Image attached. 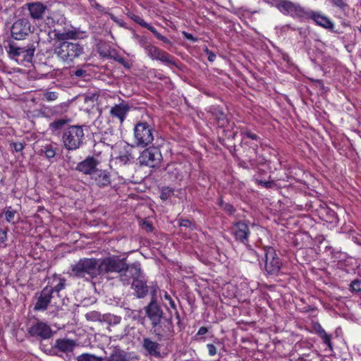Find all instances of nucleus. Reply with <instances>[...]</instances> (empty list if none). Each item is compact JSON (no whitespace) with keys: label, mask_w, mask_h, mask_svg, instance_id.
<instances>
[{"label":"nucleus","mask_w":361,"mask_h":361,"mask_svg":"<svg viewBox=\"0 0 361 361\" xmlns=\"http://www.w3.org/2000/svg\"><path fill=\"white\" fill-rule=\"evenodd\" d=\"M52 289L49 286L44 287L40 292L34 310L36 311H45L52 298Z\"/></svg>","instance_id":"6ab92c4d"},{"label":"nucleus","mask_w":361,"mask_h":361,"mask_svg":"<svg viewBox=\"0 0 361 361\" xmlns=\"http://www.w3.org/2000/svg\"><path fill=\"white\" fill-rule=\"evenodd\" d=\"M212 114L216 120L219 126L222 128L225 127L228 123V120L223 111L219 107H215L214 108Z\"/></svg>","instance_id":"a878e982"},{"label":"nucleus","mask_w":361,"mask_h":361,"mask_svg":"<svg viewBox=\"0 0 361 361\" xmlns=\"http://www.w3.org/2000/svg\"><path fill=\"white\" fill-rule=\"evenodd\" d=\"M76 346L75 341L68 338H59L56 340L54 348L63 353H71Z\"/></svg>","instance_id":"5701e85b"},{"label":"nucleus","mask_w":361,"mask_h":361,"mask_svg":"<svg viewBox=\"0 0 361 361\" xmlns=\"http://www.w3.org/2000/svg\"><path fill=\"white\" fill-rule=\"evenodd\" d=\"M130 18L137 24H139L140 26L147 28L149 31L152 29L153 26H152L150 24L147 23L145 21V20L141 18L140 16L133 14L130 16Z\"/></svg>","instance_id":"473e14b6"},{"label":"nucleus","mask_w":361,"mask_h":361,"mask_svg":"<svg viewBox=\"0 0 361 361\" xmlns=\"http://www.w3.org/2000/svg\"><path fill=\"white\" fill-rule=\"evenodd\" d=\"M91 6L94 7L95 9H97V11L101 13H108V12L106 11V8L97 2H96L95 1L91 3Z\"/></svg>","instance_id":"c03bdc74"},{"label":"nucleus","mask_w":361,"mask_h":361,"mask_svg":"<svg viewBox=\"0 0 361 361\" xmlns=\"http://www.w3.org/2000/svg\"><path fill=\"white\" fill-rule=\"evenodd\" d=\"M173 194V190L170 188H163L161 190L160 197L162 200H167Z\"/></svg>","instance_id":"58836bf2"},{"label":"nucleus","mask_w":361,"mask_h":361,"mask_svg":"<svg viewBox=\"0 0 361 361\" xmlns=\"http://www.w3.org/2000/svg\"><path fill=\"white\" fill-rule=\"evenodd\" d=\"M350 289L353 291L359 292L361 290V280L355 279L350 283Z\"/></svg>","instance_id":"37998d69"},{"label":"nucleus","mask_w":361,"mask_h":361,"mask_svg":"<svg viewBox=\"0 0 361 361\" xmlns=\"http://www.w3.org/2000/svg\"><path fill=\"white\" fill-rule=\"evenodd\" d=\"M70 122L69 119L67 118H59L56 119L49 124V129L53 133L61 130L66 125Z\"/></svg>","instance_id":"cd10ccee"},{"label":"nucleus","mask_w":361,"mask_h":361,"mask_svg":"<svg viewBox=\"0 0 361 361\" xmlns=\"http://www.w3.org/2000/svg\"><path fill=\"white\" fill-rule=\"evenodd\" d=\"M56 147L54 145H46L41 149V153L44 154L49 159L54 158L56 155Z\"/></svg>","instance_id":"7c9ffc66"},{"label":"nucleus","mask_w":361,"mask_h":361,"mask_svg":"<svg viewBox=\"0 0 361 361\" xmlns=\"http://www.w3.org/2000/svg\"><path fill=\"white\" fill-rule=\"evenodd\" d=\"M135 39H137V44L144 49L145 51L149 48L150 44H152L147 37L145 36H140V35H135Z\"/></svg>","instance_id":"f704fd0d"},{"label":"nucleus","mask_w":361,"mask_h":361,"mask_svg":"<svg viewBox=\"0 0 361 361\" xmlns=\"http://www.w3.org/2000/svg\"><path fill=\"white\" fill-rule=\"evenodd\" d=\"M145 53L152 60L160 61L167 65L177 66L175 58L173 56L153 44H150Z\"/></svg>","instance_id":"f8f14e48"},{"label":"nucleus","mask_w":361,"mask_h":361,"mask_svg":"<svg viewBox=\"0 0 361 361\" xmlns=\"http://www.w3.org/2000/svg\"><path fill=\"white\" fill-rule=\"evenodd\" d=\"M179 226L181 227L191 228L192 229L195 227L192 222L188 219L180 220Z\"/></svg>","instance_id":"a18cd8bd"},{"label":"nucleus","mask_w":361,"mask_h":361,"mask_svg":"<svg viewBox=\"0 0 361 361\" xmlns=\"http://www.w3.org/2000/svg\"><path fill=\"white\" fill-rule=\"evenodd\" d=\"M169 324H170L171 326H173V323H172V321H171V318L166 319V320H165V322H161V321H160V323L159 324V327H160V329L164 331V329L165 328H166V327H167V326H169Z\"/></svg>","instance_id":"09e8293b"},{"label":"nucleus","mask_w":361,"mask_h":361,"mask_svg":"<svg viewBox=\"0 0 361 361\" xmlns=\"http://www.w3.org/2000/svg\"><path fill=\"white\" fill-rule=\"evenodd\" d=\"M154 36L159 40L164 42V43L171 44V42L166 37L163 36L160 33L157 32V30L153 27L152 29L150 30Z\"/></svg>","instance_id":"79ce46f5"},{"label":"nucleus","mask_w":361,"mask_h":361,"mask_svg":"<svg viewBox=\"0 0 361 361\" xmlns=\"http://www.w3.org/2000/svg\"><path fill=\"white\" fill-rule=\"evenodd\" d=\"M155 130L152 123L146 121H138L133 128L135 145L145 148L150 146L154 140Z\"/></svg>","instance_id":"f03ea898"},{"label":"nucleus","mask_w":361,"mask_h":361,"mask_svg":"<svg viewBox=\"0 0 361 361\" xmlns=\"http://www.w3.org/2000/svg\"><path fill=\"white\" fill-rule=\"evenodd\" d=\"M264 251V269L268 274H277L282 265L280 258L272 247H267Z\"/></svg>","instance_id":"9d476101"},{"label":"nucleus","mask_w":361,"mask_h":361,"mask_svg":"<svg viewBox=\"0 0 361 361\" xmlns=\"http://www.w3.org/2000/svg\"><path fill=\"white\" fill-rule=\"evenodd\" d=\"M135 145L125 143L118 147L116 159L122 164H127L135 158L134 150Z\"/></svg>","instance_id":"dca6fc26"},{"label":"nucleus","mask_w":361,"mask_h":361,"mask_svg":"<svg viewBox=\"0 0 361 361\" xmlns=\"http://www.w3.org/2000/svg\"><path fill=\"white\" fill-rule=\"evenodd\" d=\"M106 361H126V356L122 352L114 350V353L107 357Z\"/></svg>","instance_id":"72a5a7b5"},{"label":"nucleus","mask_w":361,"mask_h":361,"mask_svg":"<svg viewBox=\"0 0 361 361\" xmlns=\"http://www.w3.org/2000/svg\"><path fill=\"white\" fill-rule=\"evenodd\" d=\"M145 311L152 324V331L159 341L164 337L171 335L173 331V326L170 324L163 330L160 329L159 324L163 317V311L157 302V298L154 295L150 302L145 307Z\"/></svg>","instance_id":"f257e3e1"},{"label":"nucleus","mask_w":361,"mask_h":361,"mask_svg":"<svg viewBox=\"0 0 361 361\" xmlns=\"http://www.w3.org/2000/svg\"><path fill=\"white\" fill-rule=\"evenodd\" d=\"M99 161L93 157H87L83 161L79 162L76 166V170L85 175L90 176L98 168Z\"/></svg>","instance_id":"a211bd4d"},{"label":"nucleus","mask_w":361,"mask_h":361,"mask_svg":"<svg viewBox=\"0 0 361 361\" xmlns=\"http://www.w3.org/2000/svg\"><path fill=\"white\" fill-rule=\"evenodd\" d=\"M107 14L109 15L110 18L116 23H120L118 19L112 13H108Z\"/></svg>","instance_id":"052dcab7"},{"label":"nucleus","mask_w":361,"mask_h":361,"mask_svg":"<svg viewBox=\"0 0 361 361\" xmlns=\"http://www.w3.org/2000/svg\"><path fill=\"white\" fill-rule=\"evenodd\" d=\"M206 54L207 55V59L209 61L213 62L216 59V55L208 49H206L205 50Z\"/></svg>","instance_id":"5fc2aeb1"},{"label":"nucleus","mask_w":361,"mask_h":361,"mask_svg":"<svg viewBox=\"0 0 361 361\" xmlns=\"http://www.w3.org/2000/svg\"><path fill=\"white\" fill-rule=\"evenodd\" d=\"M162 159L160 150L157 147H147L138 157L140 165L149 167L157 166Z\"/></svg>","instance_id":"1a4fd4ad"},{"label":"nucleus","mask_w":361,"mask_h":361,"mask_svg":"<svg viewBox=\"0 0 361 361\" xmlns=\"http://www.w3.org/2000/svg\"><path fill=\"white\" fill-rule=\"evenodd\" d=\"M132 288L134 290V293L138 298L145 297L148 293V287L145 281L140 278L133 281Z\"/></svg>","instance_id":"b1692460"},{"label":"nucleus","mask_w":361,"mask_h":361,"mask_svg":"<svg viewBox=\"0 0 361 361\" xmlns=\"http://www.w3.org/2000/svg\"><path fill=\"white\" fill-rule=\"evenodd\" d=\"M324 341V343L327 345L329 347L331 348V335H329L327 334H324V336H322L321 337Z\"/></svg>","instance_id":"3c124183"},{"label":"nucleus","mask_w":361,"mask_h":361,"mask_svg":"<svg viewBox=\"0 0 361 361\" xmlns=\"http://www.w3.org/2000/svg\"><path fill=\"white\" fill-rule=\"evenodd\" d=\"M255 153L257 154V149H258V144H254L253 146H252Z\"/></svg>","instance_id":"0e129e2a"},{"label":"nucleus","mask_w":361,"mask_h":361,"mask_svg":"<svg viewBox=\"0 0 361 361\" xmlns=\"http://www.w3.org/2000/svg\"><path fill=\"white\" fill-rule=\"evenodd\" d=\"M84 52L83 47L78 42H61L54 48V53L57 58L67 63H71Z\"/></svg>","instance_id":"7ed1b4c3"},{"label":"nucleus","mask_w":361,"mask_h":361,"mask_svg":"<svg viewBox=\"0 0 361 361\" xmlns=\"http://www.w3.org/2000/svg\"><path fill=\"white\" fill-rule=\"evenodd\" d=\"M125 258L120 259L118 257H108L103 259H98V271L99 274L117 272L123 270Z\"/></svg>","instance_id":"6e6552de"},{"label":"nucleus","mask_w":361,"mask_h":361,"mask_svg":"<svg viewBox=\"0 0 361 361\" xmlns=\"http://www.w3.org/2000/svg\"><path fill=\"white\" fill-rule=\"evenodd\" d=\"M241 135L243 137V140H245L246 138H248L252 140H255V141L258 142L259 143L260 142L259 137L257 135L252 133L251 131H250L248 130H243L241 132Z\"/></svg>","instance_id":"c9c22d12"},{"label":"nucleus","mask_w":361,"mask_h":361,"mask_svg":"<svg viewBox=\"0 0 361 361\" xmlns=\"http://www.w3.org/2000/svg\"><path fill=\"white\" fill-rule=\"evenodd\" d=\"M35 51V47L33 44H28L25 47L10 44L8 54L11 59L16 60L18 63H23L32 61Z\"/></svg>","instance_id":"0eeeda50"},{"label":"nucleus","mask_w":361,"mask_h":361,"mask_svg":"<svg viewBox=\"0 0 361 361\" xmlns=\"http://www.w3.org/2000/svg\"><path fill=\"white\" fill-rule=\"evenodd\" d=\"M259 184L262 185L263 187H264L266 188H271L274 185V183L272 181L259 180Z\"/></svg>","instance_id":"6e6d98bb"},{"label":"nucleus","mask_w":361,"mask_h":361,"mask_svg":"<svg viewBox=\"0 0 361 361\" xmlns=\"http://www.w3.org/2000/svg\"><path fill=\"white\" fill-rule=\"evenodd\" d=\"M208 331V329L204 327V326H202L199 329L197 333V336H203L204 334H206Z\"/></svg>","instance_id":"4d7b16f0"},{"label":"nucleus","mask_w":361,"mask_h":361,"mask_svg":"<svg viewBox=\"0 0 361 361\" xmlns=\"http://www.w3.org/2000/svg\"><path fill=\"white\" fill-rule=\"evenodd\" d=\"M85 133L81 126L73 125L68 127L63 133L62 142L68 151L79 149L83 144Z\"/></svg>","instance_id":"20e7f679"},{"label":"nucleus","mask_w":361,"mask_h":361,"mask_svg":"<svg viewBox=\"0 0 361 361\" xmlns=\"http://www.w3.org/2000/svg\"><path fill=\"white\" fill-rule=\"evenodd\" d=\"M131 109L130 104L124 100H121L119 104H116L111 106L109 115L112 118H117L122 124L126 120L128 114Z\"/></svg>","instance_id":"2eb2a0df"},{"label":"nucleus","mask_w":361,"mask_h":361,"mask_svg":"<svg viewBox=\"0 0 361 361\" xmlns=\"http://www.w3.org/2000/svg\"><path fill=\"white\" fill-rule=\"evenodd\" d=\"M312 18L314 22L325 28H331L333 27V23L331 20L326 16L321 15L319 13H314L312 14Z\"/></svg>","instance_id":"393cba45"},{"label":"nucleus","mask_w":361,"mask_h":361,"mask_svg":"<svg viewBox=\"0 0 361 361\" xmlns=\"http://www.w3.org/2000/svg\"><path fill=\"white\" fill-rule=\"evenodd\" d=\"M77 361H104L102 357L90 353H82L76 357Z\"/></svg>","instance_id":"2f4dec72"},{"label":"nucleus","mask_w":361,"mask_h":361,"mask_svg":"<svg viewBox=\"0 0 361 361\" xmlns=\"http://www.w3.org/2000/svg\"><path fill=\"white\" fill-rule=\"evenodd\" d=\"M30 23L27 19H19L11 27V35L15 39H23L30 32Z\"/></svg>","instance_id":"4468645a"},{"label":"nucleus","mask_w":361,"mask_h":361,"mask_svg":"<svg viewBox=\"0 0 361 361\" xmlns=\"http://www.w3.org/2000/svg\"><path fill=\"white\" fill-rule=\"evenodd\" d=\"M30 16L35 20L42 19L47 7L39 2L28 3L27 4Z\"/></svg>","instance_id":"4be33fe9"},{"label":"nucleus","mask_w":361,"mask_h":361,"mask_svg":"<svg viewBox=\"0 0 361 361\" xmlns=\"http://www.w3.org/2000/svg\"><path fill=\"white\" fill-rule=\"evenodd\" d=\"M324 334H326L324 329H321V330L319 331V336L322 337V336H324Z\"/></svg>","instance_id":"69168bd1"},{"label":"nucleus","mask_w":361,"mask_h":361,"mask_svg":"<svg viewBox=\"0 0 361 361\" xmlns=\"http://www.w3.org/2000/svg\"><path fill=\"white\" fill-rule=\"evenodd\" d=\"M142 228H145L148 232H152L153 230L152 225L147 221H144L142 222Z\"/></svg>","instance_id":"864d4df0"},{"label":"nucleus","mask_w":361,"mask_h":361,"mask_svg":"<svg viewBox=\"0 0 361 361\" xmlns=\"http://www.w3.org/2000/svg\"><path fill=\"white\" fill-rule=\"evenodd\" d=\"M16 214V211L11 209V207H9L7 210L5 212V218L6 220L8 223L14 224V218Z\"/></svg>","instance_id":"ea45409f"},{"label":"nucleus","mask_w":361,"mask_h":361,"mask_svg":"<svg viewBox=\"0 0 361 361\" xmlns=\"http://www.w3.org/2000/svg\"><path fill=\"white\" fill-rule=\"evenodd\" d=\"M23 148V146L21 143L19 144H15V149L16 151H20Z\"/></svg>","instance_id":"680f3d73"},{"label":"nucleus","mask_w":361,"mask_h":361,"mask_svg":"<svg viewBox=\"0 0 361 361\" xmlns=\"http://www.w3.org/2000/svg\"><path fill=\"white\" fill-rule=\"evenodd\" d=\"M86 72L85 71L82 70V69H78L76 70L75 72H74V75L77 76V77H82L85 75Z\"/></svg>","instance_id":"13d9d810"},{"label":"nucleus","mask_w":361,"mask_h":361,"mask_svg":"<svg viewBox=\"0 0 361 361\" xmlns=\"http://www.w3.org/2000/svg\"><path fill=\"white\" fill-rule=\"evenodd\" d=\"M222 207H223L224 210L226 211L229 214H232L235 212V208L233 207V205H231L230 204H228V203L223 204Z\"/></svg>","instance_id":"de8ad7c7"},{"label":"nucleus","mask_w":361,"mask_h":361,"mask_svg":"<svg viewBox=\"0 0 361 361\" xmlns=\"http://www.w3.org/2000/svg\"><path fill=\"white\" fill-rule=\"evenodd\" d=\"M43 98L47 102L55 101L58 98V93L56 92H46Z\"/></svg>","instance_id":"a19ab883"},{"label":"nucleus","mask_w":361,"mask_h":361,"mask_svg":"<svg viewBox=\"0 0 361 361\" xmlns=\"http://www.w3.org/2000/svg\"><path fill=\"white\" fill-rule=\"evenodd\" d=\"M359 30H360V32H361V23H360V27H359Z\"/></svg>","instance_id":"338daca9"},{"label":"nucleus","mask_w":361,"mask_h":361,"mask_svg":"<svg viewBox=\"0 0 361 361\" xmlns=\"http://www.w3.org/2000/svg\"><path fill=\"white\" fill-rule=\"evenodd\" d=\"M142 347L149 355L155 357H159L161 356V345L157 342L149 338H144L142 340Z\"/></svg>","instance_id":"412c9836"},{"label":"nucleus","mask_w":361,"mask_h":361,"mask_svg":"<svg viewBox=\"0 0 361 361\" xmlns=\"http://www.w3.org/2000/svg\"><path fill=\"white\" fill-rule=\"evenodd\" d=\"M164 298L169 302L170 307L176 311V317L179 321L180 315H179L178 312L177 311L176 305L174 300L171 298L170 295L166 291L164 292Z\"/></svg>","instance_id":"e433bc0d"},{"label":"nucleus","mask_w":361,"mask_h":361,"mask_svg":"<svg viewBox=\"0 0 361 361\" xmlns=\"http://www.w3.org/2000/svg\"><path fill=\"white\" fill-rule=\"evenodd\" d=\"M28 332L32 336L39 337L42 339H48L52 334L51 327L47 323L40 321L32 325Z\"/></svg>","instance_id":"f3484780"},{"label":"nucleus","mask_w":361,"mask_h":361,"mask_svg":"<svg viewBox=\"0 0 361 361\" xmlns=\"http://www.w3.org/2000/svg\"><path fill=\"white\" fill-rule=\"evenodd\" d=\"M231 232L235 240L243 244H247L250 231L247 224L243 221H236L233 224Z\"/></svg>","instance_id":"ddd939ff"},{"label":"nucleus","mask_w":361,"mask_h":361,"mask_svg":"<svg viewBox=\"0 0 361 361\" xmlns=\"http://www.w3.org/2000/svg\"><path fill=\"white\" fill-rule=\"evenodd\" d=\"M331 4L340 8H343L346 6V4L344 2L343 0H329Z\"/></svg>","instance_id":"49530a36"},{"label":"nucleus","mask_w":361,"mask_h":361,"mask_svg":"<svg viewBox=\"0 0 361 361\" xmlns=\"http://www.w3.org/2000/svg\"><path fill=\"white\" fill-rule=\"evenodd\" d=\"M71 274L78 278H94L99 275L98 259L82 258L71 266Z\"/></svg>","instance_id":"39448f33"},{"label":"nucleus","mask_w":361,"mask_h":361,"mask_svg":"<svg viewBox=\"0 0 361 361\" xmlns=\"http://www.w3.org/2000/svg\"><path fill=\"white\" fill-rule=\"evenodd\" d=\"M90 178L99 188L108 186L111 183L110 175L106 170L97 169Z\"/></svg>","instance_id":"aec40b11"},{"label":"nucleus","mask_w":361,"mask_h":361,"mask_svg":"<svg viewBox=\"0 0 361 361\" xmlns=\"http://www.w3.org/2000/svg\"><path fill=\"white\" fill-rule=\"evenodd\" d=\"M55 37L63 42L67 41L69 39H78L79 38V32L77 30H68L63 32H55Z\"/></svg>","instance_id":"bb28decb"},{"label":"nucleus","mask_w":361,"mask_h":361,"mask_svg":"<svg viewBox=\"0 0 361 361\" xmlns=\"http://www.w3.org/2000/svg\"><path fill=\"white\" fill-rule=\"evenodd\" d=\"M207 348L208 350V353L210 356H214L216 354V353H217L216 348L213 344H211V343L207 344Z\"/></svg>","instance_id":"8fccbe9b"},{"label":"nucleus","mask_w":361,"mask_h":361,"mask_svg":"<svg viewBox=\"0 0 361 361\" xmlns=\"http://www.w3.org/2000/svg\"><path fill=\"white\" fill-rule=\"evenodd\" d=\"M242 257L245 261L254 262L258 260L257 253L251 248H247L242 254Z\"/></svg>","instance_id":"c85d7f7f"},{"label":"nucleus","mask_w":361,"mask_h":361,"mask_svg":"<svg viewBox=\"0 0 361 361\" xmlns=\"http://www.w3.org/2000/svg\"><path fill=\"white\" fill-rule=\"evenodd\" d=\"M119 280L123 285H128L130 283L131 279L135 281L140 278L142 274L140 264L138 262L132 264H127L126 259H124V267L123 270L118 271Z\"/></svg>","instance_id":"9b49d317"},{"label":"nucleus","mask_w":361,"mask_h":361,"mask_svg":"<svg viewBox=\"0 0 361 361\" xmlns=\"http://www.w3.org/2000/svg\"><path fill=\"white\" fill-rule=\"evenodd\" d=\"M7 240V231L6 230H0V243H5Z\"/></svg>","instance_id":"603ef678"},{"label":"nucleus","mask_w":361,"mask_h":361,"mask_svg":"<svg viewBox=\"0 0 361 361\" xmlns=\"http://www.w3.org/2000/svg\"><path fill=\"white\" fill-rule=\"evenodd\" d=\"M105 321L111 325H117L121 323V317L114 314H107Z\"/></svg>","instance_id":"4c0bfd02"},{"label":"nucleus","mask_w":361,"mask_h":361,"mask_svg":"<svg viewBox=\"0 0 361 361\" xmlns=\"http://www.w3.org/2000/svg\"><path fill=\"white\" fill-rule=\"evenodd\" d=\"M274 5L284 15L293 18H305L310 16V11L300 4L288 0H274Z\"/></svg>","instance_id":"423d86ee"},{"label":"nucleus","mask_w":361,"mask_h":361,"mask_svg":"<svg viewBox=\"0 0 361 361\" xmlns=\"http://www.w3.org/2000/svg\"><path fill=\"white\" fill-rule=\"evenodd\" d=\"M185 36L188 39L194 40L193 36L191 34L185 33Z\"/></svg>","instance_id":"e2e57ef3"},{"label":"nucleus","mask_w":361,"mask_h":361,"mask_svg":"<svg viewBox=\"0 0 361 361\" xmlns=\"http://www.w3.org/2000/svg\"><path fill=\"white\" fill-rule=\"evenodd\" d=\"M157 286L152 287V289H151V291H150L151 292V295H152V298H153L154 295L157 298Z\"/></svg>","instance_id":"bf43d9fd"},{"label":"nucleus","mask_w":361,"mask_h":361,"mask_svg":"<svg viewBox=\"0 0 361 361\" xmlns=\"http://www.w3.org/2000/svg\"><path fill=\"white\" fill-rule=\"evenodd\" d=\"M66 280L64 278H55L53 280V283L54 284V287L49 286L52 289V293L54 292L59 293L61 290H63L66 287Z\"/></svg>","instance_id":"c756f323"}]
</instances>
